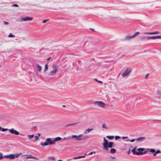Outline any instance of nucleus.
Here are the masks:
<instances>
[{"label":"nucleus","instance_id":"f704fd0d","mask_svg":"<svg viewBox=\"0 0 161 161\" xmlns=\"http://www.w3.org/2000/svg\"><path fill=\"white\" fill-rule=\"evenodd\" d=\"M49 20V19H46V20H44L43 21V23H45L47 21H48Z\"/></svg>","mask_w":161,"mask_h":161},{"label":"nucleus","instance_id":"de8ad7c7","mask_svg":"<svg viewBox=\"0 0 161 161\" xmlns=\"http://www.w3.org/2000/svg\"><path fill=\"white\" fill-rule=\"evenodd\" d=\"M130 149H129V151H128V153H127L128 154H129L130 153Z\"/></svg>","mask_w":161,"mask_h":161},{"label":"nucleus","instance_id":"680f3d73","mask_svg":"<svg viewBox=\"0 0 161 161\" xmlns=\"http://www.w3.org/2000/svg\"><path fill=\"white\" fill-rule=\"evenodd\" d=\"M88 64V63H86V65H87Z\"/></svg>","mask_w":161,"mask_h":161},{"label":"nucleus","instance_id":"7ed1b4c3","mask_svg":"<svg viewBox=\"0 0 161 161\" xmlns=\"http://www.w3.org/2000/svg\"><path fill=\"white\" fill-rule=\"evenodd\" d=\"M53 138H47L46 140V142L44 143H41V145L42 146H46L48 145H52L54 144L53 140H52Z\"/></svg>","mask_w":161,"mask_h":161},{"label":"nucleus","instance_id":"bb28decb","mask_svg":"<svg viewBox=\"0 0 161 161\" xmlns=\"http://www.w3.org/2000/svg\"><path fill=\"white\" fill-rule=\"evenodd\" d=\"M110 152L112 153H115L116 152V150L114 148H112L111 149Z\"/></svg>","mask_w":161,"mask_h":161},{"label":"nucleus","instance_id":"cd10ccee","mask_svg":"<svg viewBox=\"0 0 161 161\" xmlns=\"http://www.w3.org/2000/svg\"><path fill=\"white\" fill-rule=\"evenodd\" d=\"M34 136V135L33 134H32L31 135H29L28 136V137L29 139H31L33 138Z\"/></svg>","mask_w":161,"mask_h":161},{"label":"nucleus","instance_id":"79ce46f5","mask_svg":"<svg viewBox=\"0 0 161 161\" xmlns=\"http://www.w3.org/2000/svg\"><path fill=\"white\" fill-rule=\"evenodd\" d=\"M4 23L5 25H7L8 24V22L4 21Z\"/></svg>","mask_w":161,"mask_h":161},{"label":"nucleus","instance_id":"864d4df0","mask_svg":"<svg viewBox=\"0 0 161 161\" xmlns=\"http://www.w3.org/2000/svg\"><path fill=\"white\" fill-rule=\"evenodd\" d=\"M37 135H38L39 136H40L41 135V134L40 133H38Z\"/></svg>","mask_w":161,"mask_h":161},{"label":"nucleus","instance_id":"6ab92c4d","mask_svg":"<svg viewBox=\"0 0 161 161\" xmlns=\"http://www.w3.org/2000/svg\"><path fill=\"white\" fill-rule=\"evenodd\" d=\"M93 130V128H88L86 129L84 131V133L85 134H88L90 131Z\"/></svg>","mask_w":161,"mask_h":161},{"label":"nucleus","instance_id":"5fc2aeb1","mask_svg":"<svg viewBox=\"0 0 161 161\" xmlns=\"http://www.w3.org/2000/svg\"><path fill=\"white\" fill-rule=\"evenodd\" d=\"M130 141V140H129V139H127V140H126V142H129V141Z\"/></svg>","mask_w":161,"mask_h":161},{"label":"nucleus","instance_id":"f3484780","mask_svg":"<svg viewBox=\"0 0 161 161\" xmlns=\"http://www.w3.org/2000/svg\"><path fill=\"white\" fill-rule=\"evenodd\" d=\"M145 140V137H140L136 139V141L138 142H142Z\"/></svg>","mask_w":161,"mask_h":161},{"label":"nucleus","instance_id":"f03ea898","mask_svg":"<svg viewBox=\"0 0 161 161\" xmlns=\"http://www.w3.org/2000/svg\"><path fill=\"white\" fill-rule=\"evenodd\" d=\"M71 137L72 138H75V140L80 141L86 139L88 137L87 136H83V134H81L78 136L73 135Z\"/></svg>","mask_w":161,"mask_h":161},{"label":"nucleus","instance_id":"58836bf2","mask_svg":"<svg viewBox=\"0 0 161 161\" xmlns=\"http://www.w3.org/2000/svg\"><path fill=\"white\" fill-rule=\"evenodd\" d=\"M149 75V74H147L145 76V78L146 79L147 78V77H148Z\"/></svg>","mask_w":161,"mask_h":161},{"label":"nucleus","instance_id":"c85d7f7f","mask_svg":"<svg viewBox=\"0 0 161 161\" xmlns=\"http://www.w3.org/2000/svg\"><path fill=\"white\" fill-rule=\"evenodd\" d=\"M3 158V156L2 153H0V160H2Z\"/></svg>","mask_w":161,"mask_h":161},{"label":"nucleus","instance_id":"9d476101","mask_svg":"<svg viewBox=\"0 0 161 161\" xmlns=\"http://www.w3.org/2000/svg\"><path fill=\"white\" fill-rule=\"evenodd\" d=\"M8 130L9 132L12 134L17 135H18L19 134V132L14 130V128L8 129Z\"/></svg>","mask_w":161,"mask_h":161},{"label":"nucleus","instance_id":"72a5a7b5","mask_svg":"<svg viewBox=\"0 0 161 161\" xmlns=\"http://www.w3.org/2000/svg\"><path fill=\"white\" fill-rule=\"evenodd\" d=\"M120 138V137L119 136H115V139L116 140H117L119 139Z\"/></svg>","mask_w":161,"mask_h":161},{"label":"nucleus","instance_id":"dca6fc26","mask_svg":"<svg viewBox=\"0 0 161 161\" xmlns=\"http://www.w3.org/2000/svg\"><path fill=\"white\" fill-rule=\"evenodd\" d=\"M159 33V32L158 31H156L155 32H143V34H157Z\"/></svg>","mask_w":161,"mask_h":161},{"label":"nucleus","instance_id":"a878e982","mask_svg":"<svg viewBox=\"0 0 161 161\" xmlns=\"http://www.w3.org/2000/svg\"><path fill=\"white\" fill-rule=\"evenodd\" d=\"M102 128H105V129H108V127L107 126H106V125L105 124V123H104L103 124V125H102Z\"/></svg>","mask_w":161,"mask_h":161},{"label":"nucleus","instance_id":"a18cd8bd","mask_svg":"<svg viewBox=\"0 0 161 161\" xmlns=\"http://www.w3.org/2000/svg\"><path fill=\"white\" fill-rule=\"evenodd\" d=\"M85 157V156H79V158H84Z\"/></svg>","mask_w":161,"mask_h":161},{"label":"nucleus","instance_id":"412c9836","mask_svg":"<svg viewBox=\"0 0 161 161\" xmlns=\"http://www.w3.org/2000/svg\"><path fill=\"white\" fill-rule=\"evenodd\" d=\"M61 139V138L59 137H58L55 138L53 140L54 144L55 143L56 141H58L60 140Z\"/></svg>","mask_w":161,"mask_h":161},{"label":"nucleus","instance_id":"13d9d810","mask_svg":"<svg viewBox=\"0 0 161 161\" xmlns=\"http://www.w3.org/2000/svg\"><path fill=\"white\" fill-rule=\"evenodd\" d=\"M58 161H62V160H59Z\"/></svg>","mask_w":161,"mask_h":161},{"label":"nucleus","instance_id":"aec40b11","mask_svg":"<svg viewBox=\"0 0 161 161\" xmlns=\"http://www.w3.org/2000/svg\"><path fill=\"white\" fill-rule=\"evenodd\" d=\"M36 66L37 67V70L40 72L42 70V67L39 65V64H36Z\"/></svg>","mask_w":161,"mask_h":161},{"label":"nucleus","instance_id":"bf43d9fd","mask_svg":"<svg viewBox=\"0 0 161 161\" xmlns=\"http://www.w3.org/2000/svg\"><path fill=\"white\" fill-rule=\"evenodd\" d=\"M90 29L91 30H92L93 31L94 30V29H92V28H90Z\"/></svg>","mask_w":161,"mask_h":161},{"label":"nucleus","instance_id":"b1692460","mask_svg":"<svg viewBox=\"0 0 161 161\" xmlns=\"http://www.w3.org/2000/svg\"><path fill=\"white\" fill-rule=\"evenodd\" d=\"M136 147H135L132 150V152L133 154H136L137 152L136 151Z\"/></svg>","mask_w":161,"mask_h":161},{"label":"nucleus","instance_id":"9b49d317","mask_svg":"<svg viewBox=\"0 0 161 161\" xmlns=\"http://www.w3.org/2000/svg\"><path fill=\"white\" fill-rule=\"evenodd\" d=\"M97 69V66L96 65L91 66L90 68L89 72L92 73L94 72Z\"/></svg>","mask_w":161,"mask_h":161},{"label":"nucleus","instance_id":"3c124183","mask_svg":"<svg viewBox=\"0 0 161 161\" xmlns=\"http://www.w3.org/2000/svg\"><path fill=\"white\" fill-rule=\"evenodd\" d=\"M51 58V57H50L49 58H48L47 59V60H49Z\"/></svg>","mask_w":161,"mask_h":161},{"label":"nucleus","instance_id":"052dcab7","mask_svg":"<svg viewBox=\"0 0 161 161\" xmlns=\"http://www.w3.org/2000/svg\"><path fill=\"white\" fill-rule=\"evenodd\" d=\"M113 99H115V97H113Z\"/></svg>","mask_w":161,"mask_h":161},{"label":"nucleus","instance_id":"423d86ee","mask_svg":"<svg viewBox=\"0 0 161 161\" xmlns=\"http://www.w3.org/2000/svg\"><path fill=\"white\" fill-rule=\"evenodd\" d=\"M137 150L138 152L136 153V155L145 154L148 151H148L147 149L146 151H145V149L142 148H139L137 149Z\"/></svg>","mask_w":161,"mask_h":161},{"label":"nucleus","instance_id":"473e14b6","mask_svg":"<svg viewBox=\"0 0 161 161\" xmlns=\"http://www.w3.org/2000/svg\"><path fill=\"white\" fill-rule=\"evenodd\" d=\"M8 130V129H6V128H3L2 129V131H3V132L6 131L7 130Z\"/></svg>","mask_w":161,"mask_h":161},{"label":"nucleus","instance_id":"c03bdc74","mask_svg":"<svg viewBox=\"0 0 161 161\" xmlns=\"http://www.w3.org/2000/svg\"><path fill=\"white\" fill-rule=\"evenodd\" d=\"M122 138L123 139H124L125 138H128V136H123Z\"/></svg>","mask_w":161,"mask_h":161},{"label":"nucleus","instance_id":"09e8293b","mask_svg":"<svg viewBox=\"0 0 161 161\" xmlns=\"http://www.w3.org/2000/svg\"><path fill=\"white\" fill-rule=\"evenodd\" d=\"M20 135L22 136H25V135L24 134H22V133H20Z\"/></svg>","mask_w":161,"mask_h":161},{"label":"nucleus","instance_id":"4d7b16f0","mask_svg":"<svg viewBox=\"0 0 161 161\" xmlns=\"http://www.w3.org/2000/svg\"><path fill=\"white\" fill-rule=\"evenodd\" d=\"M2 127H1V126H0V130H2Z\"/></svg>","mask_w":161,"mask_h":161},{"label":"nucleus","instance_id":"1a4fd4ad","mask_svg":"<svg viewBox=\"0 0 161 161\" xmlns=\"http://www.w3.org/2000/svg\"><path fill=\"white\" fill-rule=\"evenodd\" d=\"M139 34H140L139 32L137 31V32H136L135 34H133L132 36L128 35L126 36V37L125 38V39L126 40H129L131 38H132L135 37L137 35Z\"/></svg>","mask_w":161,"mask_h":161},{"label":"nucleus","instance_id":"0e129e2a","mask_svg":"<svg viewBox=\"0 0 161 161\" xmlns=\"http://www.w3.org/2000/svg\"><path fill=\"white\" fill-rule=\"evenodd\" d=\"M66 137H64V139H66Z\"/></svg>","mask_w":161,"mask_h":161},{"label":"nucleus","instance_id":"8fccbe9b","mask_svg":"<svg viewBox=\"0 0 161 161\" xmlns=\"http://www.w3.org/2000/svg\"><path fill=\"white\" fill-rule=\"evenodd\" d=\"M98 82H99V83H103V81H97Z\"/></svg>","mask_w":161,"mask_h":161},{"label":"nucleus","instance_id":"4468645a","mask_svg":"<svg viewBox=\"0 0 161 161\" xmlns=\"http://www.w3.org/2000/svg\"><path fill=\"white\" fill-rule=\"evenodd\" d=\"M3 158H9L11 159H14V156H13V154H10L4 156Z\"/></svg>","mask_w":161,"mask_h":161},{"label":"nucleus","instance_id":"e2e57ef3","mask_svg":"<svg viewBox=\"0 0 161 161\" xmlns=\"http://www.w3.org/2000/svg\"><path fill=\"white\" fill-rule=\"evenodd\" d=\"M71 159H68V160H67V161H69V160H70Z\"/></svg>","mask_w":161,"mask_h":161},{"label":"nucleus","instance_id":"c9c22d12","mask_svg":"<svg viewBox=\"0 0 161 161\" xmlns=\"http://www.w3.org/2000/svg\"><path fill=\"white\" fill-rule=\"evenodd\" d=\"M12 6L18 7L19 6L17 4H14L12 5Z\"/></svg>","mask_w":161,"mask_h":161},{"label":"nucleus","instance_id":"f257e3e1","mask_svg":"<svg viewBox=\"0 0 161 161\" xmlns=\"http://www.w3.org/2000/svg\"><path fill=\"white\" fill-rule=\"evenodd\" d=\"M103 140L104 141V143L103 144V148L105 150H108V148H111L113 146L114 142H108V141L106 140L105 138H103Z\"/></svg>","mask_w":161,"mask_h":161},{"label":"nucleus","instance_id":"2f4dec72","mask_svg":"<svg viewBox=\"0 0 161 161\" xmlns=\"http://www.w3.org/2000/svg\"><path fill=\"white\" fill-rule=\"evenodd\" d=\"M8 36L9 37H13L15 36L14 35H13L12 33H10L9 34Z\"/></svg>","mask_w":161,"mask_h":161},{"label":"nucleus","instance_id":"0eeeda50","mask_svg":"<svg viewBox=\"0 0 161 161\" xmlns=\"http://www.w3.org/2000/svg\"><path fill=\"white\" fill-rule=\"evenodd\" d=\"M131 71L132 70L130 68H127L124 72L121 74V76L122 77H125L129 75Z\"/></svg>","mask_w":161,"mask_h":161},{"label":"nucleus","instance_id":"a19ab883","mask_svg":"<svg viewBox=\"0 0 161 161\" xmlns=\"http://www.w3.org/2000/svg\"><path fill=\"white\" fill-rule=\"evenodd\" d=\"M78 158H79V156H78L77 157H74L73 158V159H78Z\"/></svg>","mask_w":161,"mask_h":161},{"label":"nucleus","instance_id":"6e6d98bb","mask_svg":"<svg viewBox=\"0 0 161 161\" xmlns=\"http://www.w3.org/2000/svg\"><path fill=\"white\" fill-rule=\"evenodd\" d=\"M94 80H98L97 79H94Z\"/></svg>","mask_w":161,"mask_h":161},{"label":"nucleus","instance_id":"393cba45","mask_svg":"<svg viewBox=\"0 0 161 161\" xmlns=\"http://www.w3.org/2000/svg\"><path fill=\"white\" fill-rule=\"evenodd\" d=\"M48 69V66L47 64L45 66V69L44 70V72H46Z\"/></svg>","mask_w":161,"mask_h":161},{"label":"nucleus","instance_id":"7c9ffc66","mask_svg":"<svg viewBox=\"0 0 161 161\" xmlns=\"http://www.w3.org/2000/svg\"><path fill=\"white\" fill-rule=\"evenodd\" d=\"M156 94L157 95H159L161 96V91H160L159 90H158L157 91Z\"/></svg>","mask_w":161,"mask_h":161},{"label":"nucleus","instance_id":"4c0bfd02","mask_svg":"<svg viewBox=\"0 0 161 161\" xmlns=\"http://www.w3.org/2000/svg\"><path fill=\"white\" fill-rule=\"evenodd\" d=\"M49 158L53 160H54L55 159V158L54 157H50Z\"/></svg>","mask_w":161,"mask_h":161},{"label":"nucleus","instance_id":"ea45409f","mask_svg":"<svg viewBox=\"0 0 161 161\" xmlns=\"http://www.w3.org/2000/svg\"><path fill=\"white\" fill-rule=\"evenodd\" d=\"M135 141H136V139H132L131 140H130V142H133Z\"/></svg>","mask_w":161,"mask_h":161},{"label":"nucleus","instance_id":"6e6552de","mask_svg":"<svg viewBox=\"0 0 161 161\" xmlns=\"http://www.w3.org/2000/svg\"><path fill=\"white\" fill-rule=\"evenodd\" d=\"M148 151H149L150 153H153V156H155L156 154L161 153V152L159 150H158L155 151V149L153 148L147 149Z\"/></svg>","mask_w":161,"mask_h":161},{"label":"nucleus","instance_id":"a211bd4d","mask_svg":"<svg viewBox=\"0 0 161 161\" xmlns=\"http://www.w3.org/2000/svg\"><path fill=\"white\" fill-rule=\"evenodd\" d=\"M80 61H78L76 63V64L77 65V67L78 69H82V66H84L83 64H80Z\"/></svg>","mask_w":161,"mask_h":161},{"label":"nucleus","instance_id":"c756f323","mask_svg":"<svg viewBox=\"0 0 161 161\" xmlns=\"http://www.w3.org/2000/svg\"><path fill=\"white\" fill-rule=\"evenodd\" d=\"M107 137L109 138V139H112L114 138V136H107Z\"/></svg>","mask_w":161,"mask_h":161},{"label":"nucleus","instance_id":"5701e85b","mask_svg":"<svg viewBox=\"0 0 161 161\" xmlns=\"http://www.w3.org/2000/svg\"><path fill=\"white\" fill-rule=\"evenodd\" d=\"M80 123V122H77L74 123L69 124H68V125H66V126H70V125H76L79 124Z\"/></svg>","mask_w":161,"mask_h":161},{"label":"nucleus","instance_id":"39448f33","mask_svg":"<svg viewBox=\"0 0 161 161\" xmlns=\"http://www.w3.org/2000/svg\"><path fill=\"white\" fill-rule=\"evenodd\" d=\"M94 104L95 106L103 108H105L107 105L106 103L101 101H96L94 102Z\"/></svg>","mask_w":161,"mask_h":161},{"label":"nucleus","instance_id":"603ef678","mask_svg":"<svg viewBox=\"0 0 161 161\" xmlns=\"http://www.w3.org/2000/svg\"><path fill=\"white\" fill-rule=\"evenodd\" d=\"M144 39H145V38L144 37H142L141 38V39L142 40H144Z\"/></svg>","mask_w":161,"mask_h":161},{"label":"nucleus","instance_id":"37998d69","mask_svg":"<svg viewBox=\"0 0 161 161\" xmlns=\"http://www.w3.org/2000/svg\"><path fill=\"white\" fill-rule=\"evenodd\" d=\"M35 138L36 140L38 139V136H35Z\"/></svg>","mask_w":161,"mask_h":161},{"label":"nucleus","instance_id":"49530a36","mask_svg":"<svg viewBox=\"0 0 161 161\" xmlns=\"http://www.w3.org/2000/svg\"><path fill=\"white\" fill-rule=\"evenodd\" d=\"M110 157L112 159H114L115 158V157H112V156H110Z\"/></svg>","mask_w":161,"mask_h":161},{"label":"nucleus","instance_id":"69168bd1","mask_svg":"<svg viewBox=\"0 0 161 161\" xmlns=\"http://www.w3.org/2000/svg\"><path fill=\"white\" fill-rule=\"evenodd\" d=\"M160 136H161V135H160Z\"/></svg>","mask_w":161,"mask_h":161},{"label":"nucleus","instance_id":"2eb2a0df","mask_svg":"<svg viewBox=\"0 0 161 161\" xmlns=\"http://www.w3.org/2000/svg\"><path fill=\"white\" fill-rule=\"evenodd\" d=\"M22 157L26 156L27 159H34L36 160H38V159L30 155H25L22 156Z\"/></svg>","mask_w":161,"mask_h":161},{"label":"nucleus","instance_id":"f8f14e48","mask_svg":"<svg viewBox=\"0 0 161 161\" xmlns=\"http://www.w3.org/2000/svg\"><path fill=\"white\" fill-rule=\"evenodd\" d=\"M33 18L28 17L22 18L21 19V21H26L28 20H33Z\"/></svg>","mask_w":161,"mask_h":161},{"label":"nucleus","instance_id":"e433bc0d","mask_svg":"<svg viewBox=\"0 0 161 161\" xmlns=\"http://www.w3.org/2000/svg\"><path fill=\"white\" fill-rule=\"evenodd\" d=\"M93 153H95V152H90V153H88V155H92Z\"/></svg>","mask_w":161,"mask_h":161},{"label":"nucleus","instance_id":"4be33fe9","mask_svg":"<svg viewBox=\"0 0 161 161\" xmlns=\"http://www.w3.org/2000/svg\"><path fill=\"white\" fill-rule=\"evenodd\" d=\"M22 154L21 153H20L19 154H13V156H14V159L15 158H17L20 155H21Z\"/></svg>","mask_w":161,"mask_h":161},{"label":"nucleus","instance_id":"ddd939ff","mask_svg":"<svg viewBox=\"0 0 161 161\" xmlns=\"http://www.w3.org/2000/svg\"><path fill=\"white\" fill-rule=\"evenodd\" d=\"M161 39V36H150L148 37L146 39Z\"/></svg>","mask_w":161,"mask_h":161},{"label":"nucleus","instance_id":"20e7f679","mask_svg":"<svg viewBox=\"0 0 161 161\" xmlns=\"http://www.w3.org/2000/svg\"><path fill=\"white\" fill-rule=\"evenodd\" d=\"M53 70L50 73L51 75H54L57 72L58 67L56 64H53L52 66Z\"/></svg>","mask_w":161,"mask_h":161}]
</instances>
